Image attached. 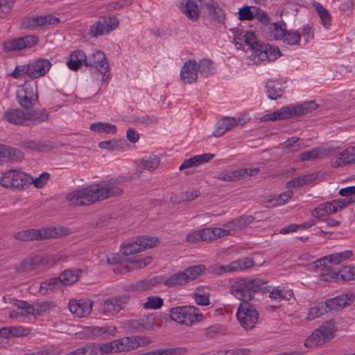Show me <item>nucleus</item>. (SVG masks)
I'll return each instance as SVG.
<instances>
[{"label":"nucleus","instance_id":"nucleus-8","mask_svg":"<svg viewBox=\"0 0 355 355\" xmlns=\"http://www.w3.org/2000/svg\"><path fill=\"white\" fill-rule=\"evenodd\" d=\"M0 184L6 188L24 189L28 187V179L27 174L24 172L10 170L2 175Z\"/></svg>","mask_w":355,"mask_h":355},{"label":"nucleus","instance_id":"nucleus-50","mask_svg":"<svg viewBox=\"0 0 355 355\" xmlns=\"http://www.w3.org/2000/svg\"><path fill=\"white\" fill-rule=\"evenodd\" d=\"M330 214H332V211L331 209V204H329V202H326L319 205L312 211V216L315 218H321Z\"/></svg>","mask_w":355,"mask_h":355},{"label":"nucleus","instance_id":"nucleus-59","mask_svg":"<svg viewBox=\"0 0 355 355\" xmlns=\"http://www.w3.org/2000/svg\"><path fill=\"white\" fill-rule=\"evenodd\" d=\"M254 8L252 7L251 9L250 6H246L240 8L239 10V19L250 21L254 19Z\"/></svg>","mask_w":355,"mask_h":355},{"label":"nucleus","instance_id":"nucleus-48","mask_svg":"<svg viewBox=\"0 0 355 355\" xmlns=\"http://www.w3.org/2000/svg\"><path fill=\"white\" fill-rule=\"evenodd\" d=\"M19 146L28 150L41 151L45 146L40 140L25 139L19 143Z\"/></svg>","mask_w":355,"mask_h":355},{"label":"nucleus","instance_id":"nucleus-20","mask_svg":"<svg viewBox=\"0 0 355 355\" xmlns=\"http://www.w3.org/2000/svg\"><path fill=\"white\" fill-rule=\"evenodd\" d=\"M256 55L259 60L270 62L277 59L281 55V53L277 47L263 43Z\"/></svg>","mask_w":355,"mask_h":355},{"label":"nucleus","instance_id":"nucleus-12","mask_svg":"<svg viewBox=\"0 0 355 355\" xmlns=\"http://www.w3.org/2000/svg\"><path fill=\"white\" fill-rule=\"evenodd\" d=\"M38 42L39 38L37 36L29 35L7 40L4 42L3 47L6 51H19L33 47Z\"/></svg>","mask_w":355,"mask_h":355},{"label":"nucleus","instance_id":"nucleus-30","mask_svg":"<svg viewBox=\"0 0 355 355\" xmlns=\"http://www.w3.org/2000/svg\"><path fill=\"white\" fill-rule=\"evenodd\" d=\"M83 62L87 66V60L85 53L83 51H76L70 55L67 64L71 70L76 71Z\"/></svg>","mask_w":355,"mask_h":355},{"label":"nucleus","instance_id":"nucleus-58","mask_svg":"<svg viewBox=\"0 0 355 355\" xmlns=\"http://www.w3.org/2000/svg\"><path fill=\"white\" fill-rule=\"evenodd\" d=\"M89 129L96 133H110L111 132V123L97 122L90 125Z\"/></svg>","mask_w":355,"mask_h":355},{"label":"nucleus","instance_id":"nucleus-36","mask_svg":"<svg viewBox=\"0 0 355 355\" xmlns=\"http://www.w3.org/2000/svg\"><path fill=\"white\" fill-rule=\"evenodd\" d=\"M266 89L267 96L272 100L280 98L284 93L282 87L279 83H275L272 80H268L266 83Z\"/></svg>","mask_w":355,"mask_h":355},{"label":"nucleus","instance_id":"nucleus-49","mask_svg":"<svg viewBox=\"0 0 355 355\" xmlns=\"http://www.w3.org/2000/svg\"><path fill=\"white\" fill-rule=\"evenodd\" d=\"M159 164L160 159L155 155H150L148 158H143L141 161L142 166L148 171H153L157 168Z\"/></svg>","mask_w":355,"mask_h":355},{"label":"nucleus","instance_id":"nucleus-6","mask_svg":"<svg viewBox=\"0 0 355 355\" xmlns=\"http://www.w3.org/2000/svg\"><path fill=\"white\" fill-rule=\"evenodd\" d=\"M236 317L241 325L248 330L253 329L257 322L259 313L252 303L245 302L239 304Z\"/></svg>","mask_w":355,"mask_h":355},{"label":"nucleus","instance_id":"nucleus-15","mask_svg":"<svg viewBox=\"0 0 355 355\" xmlns=\"http://www.w3.org/2000/svg\"><path fill=\"white\" fill-rule=\"evenodd\" d=\"M93 302L89 300H70L69 309L74 315L82 318L89 315L92 309Z\"/></svg>","mask_w":355,"mask_h":355},{"label":"nucleus","instance_id":"nucleus-41","mask_svg":"<svg viewBox=\"0 0 355 355\" xmlns=\"http://www.w3.org/2000/svg\"><path fill=\"white\" fill-rule=\"evenodd\" d=\"M197 67L200 74L205 77L212 75L215 72V67L210 59L204 58L200 60L199 64H197Z\"/></svg>","mask_w":355,"mask_h":355},{"label":"nucleus","instance_id":"nucleus-21","mask_svg":"<svg viewBox=\"0 0 355 355\" xmlns=\"http://www.w3.org/2000/svg\"><path fill=\"white\" fill-rule=\"evenodd\" d=\"M3 118L10 123L15 125H27L26 112L21 109H12L7 110L3 114Z\"/></svg>","mask_w":355,"mask_h":355},{"label":"nucleus","instance_id":"nucleus-51","mask_svg":"<svg viewBox=\"0 0 355 355\" xmlns=\"http://www.w3.org/2000/svg\"><path fill=\"white\" fill-rule=\"evenodd\" d=\"M268 288L270 290V288L268 286ZM270 292L269 297L271 299L275 300H289L292 296V292L291 291H286L284 289H275L274 288Z\"/></svg>","mask_w":355,"mask_h":355},{"label":"nucleus","instance_id":"nucleus-47","mask_svg":"<svg viewBox=\"0 0 355 355\" xmlns=\"http://www.w3.org/2000/svg\"><path fill=\"white\" fill-rule=\"evenodd\" d=\"M163 304L164 300L161 297L152 295L147 297L143 306L145 309H158L163 306Z\"/></svg>","mask_w":355,"mask_h":355},{"label":"nucleus","instance_id":"nucleus-55","mask_svg":"<svg viewBox=\"0 0 355 355\" xmlns=\"http://www.w3.org/2000/svg\"><path fill=\"white\" fill-rule=\"evenodd\" d=\"M323 150L319 148H314L311 150L304 151L300 155L301 161H309L320 157Z\"/></svg>","mask_w":355,"mask_h":355},{"label":"nucleus","instance_id":"nucleus-44","mask_svg":"<svg viewBox=\"0 0 355 355\" xmlns=\"http://www.w3.org/2000/svg\"><path fill=\"white\" fill-rule=\"evenodd\" d=\"M245 42L248 45L254 53L257 54L261 45L263 44L257 40V38L252 31H246L244 35Z\"/></svg>","mask_w":355,"mask_h":355},{"label":"nucleus","instance_id":"nucleus-56","mask_svg":"<svg viewBox=\"0 0 355 355\" xmlns=\"http://www.w3.org/2000/svg\"><path fill=\"white\" fill-rule=\"evenodd\" d=\"M340 159L344 164L355 162V147L348 148L340 154Z\"/></svg>","mask_w":355,"mask_h":355},{"label":"nucleus","instance_id":"nucleus-53","mask_svg":"<svg viewBox=\"0 0 355 355\" xmlns=\"http://www.w3.org/2000/svg\"><path fill=\"white\" fill-rule=\"evenodd\" d=\"M329 204H331V209L332 211V214H335L351 205L352 201L345 198H342L329 201Z\"/></svg>","mask_w":355,"mask_h":355},{"label":"nucleus","instance_id":"nucleus-33","mask_svg":"<svg viewBox=\"0 0 355 355\" xmlns=\"http://www.w3.org/2000/svg\"><path fill=\"white\" fill-rule=\"evenodd\" d=\"M317 107L318 105L313 101H306L296 106H290L292 118L304 115L309 112L316 110Z\"/></svg>","mask_w":355,"mask_h":355},{"label":"nucleus","instance_id":"nucleus-45","mask_svg":"<svg viewBox=\"0 0 355 355\" xmlns=\"http://www.w3.org/2000/svg\"><path fill=\"white\" fill-rule=\"evenodd\" d=\"M205 270V266L202 264L190 266L184 270L188 282L193 281L200 276Z\"/></svg>","mask_w":355,"mask_h":355},{"label":"nucleus","instance_id":"nucleus-42","mask_svg":"<svg viewBox=\"0 0 355 355\" xmlns=\"http://www.w3.org/2000/svg\"><path fill=\"white\" fill-rule=\"evenodd\" d=\"M313 7L317 11L324 28H329L331 22V17L329 11L320 3H314Z\"/></svg>","mask_w":355,"mask_h":355},{"label":"nucleus","instance_id":"nucleus-64","mask_svg":"<svg viewBox=\"0 0 355 355\" xmlns=\"http://www.w3.org/2000/svg\"><path fill=\"white\" fill-rule=\"evenodd\" d=\"M338 193L345 197L344 198L352 201V204L355 202V186L343 188L339 190Z\"/></svg>","mask_w":355,"mask_h":355},{"label":"nucleus","instance_id":"nucleus-27","mask_svg":"<svg viewBox=\"0 0 355 355\" xmlns=\"http://www.w3.org/2000/svg\"><path fill=\"white\" fill-rule=\"evenodd\" d=\"M49 117V114L45 109L34 110L31 112H26L27 125H37L43 121H47Z\"/></svg>","mask_w":355,"mask_h":355},{"label":"nucleus","instance_id":"nucleus-28","mask_svg":"<svg viewBox=\"0 0 355 355\" xmlns=\"http://www.w3.org/2000/svg\"><path fill=\"white\" fill-rule=\"evenodd\" d=\"M204 3L209 14L212 16L213 19L218 23H223L225 14L224 10L219 7L218 3L214 0L204 1Z\"/></svg>","mask_w":355,"mask_h":355},{"label":"nucleus","instance_id":"nucleus-54","mask_svg":"<svg viewBox=\"0 0 355 355\" xmlns=\"http://www.w3.org/2000/svg\"><path fill=\"white\" fill-rule=\"evenodd\" d=\"M329 204H331V209L332 211V214H335L351 205L352 201L345 198H342L329 201Z\"/></svg>","mask_w":355,"mask_h":355},{"label":"nucleus","instance_id":"nucleus-46","mask_svg":"<svg viewBox=\"0 0 355 355\" xmlns=\"http://www.w3.org/2000/svg\"><path fill=\"white\" fill-rule=\"evenodd\" d=\"M50 178V174L47 172H43L39 177L35 178L27 175L28 179V186L33 184L36 188L41 189L44 187Z\"/></svg>","mask_w":355,"mask_h":355},{"label":"nucleus","instance_id":"nucleus-23","mask_svg":"<svg viewBox=\"0 0 355 355\" xmlns=\"http://www.w3.org/2000/svg\"><path fill=\"white\" fill-rule=\"evenodd\" d=\"M214 157V154L203 153L202 155H195L188 159L184 160L179 169L182 171L193 166H197L200 164L207 163Z\"/></svg>","mask_w":355,"mask_h":355},{"label":"nucleus","instance_id":"nucleus-16","mask_svg":"<svg viewBox=\"0 0 355 355\" xmlns=\"http://www.w3.org/2000/svg\"><path fill=\"white\" fill-rule=\"evenodd\" d=\"M9 302L15 306L17 309L12 310L9 314L10 318L25 320L31 316L30 304L26 301L18 300L15 298L8 297Z\"/></svg>","mask_w":355,"mask_h":355},{"label":"nucleus","instance_id":"nucleus-63","mask_svg":"<svg viewBox=\"0 0 355 355\" xmlns=\"http://www.w3.org/2000/svg\"><path fill=\"white\" fill-rule=\"evenodd\" d=\"M128 302V297L119 296L112 299V313H119L122 310Z\"/></svg>","mask_w":355,"mask_h":355},{"label":"nucleus","instance_id":"nucleus-61","mask_svg":"<svg viewBox=\"0 0 355 355\" xmlns=\"http://www.w3.org/2000/svg\"><path fill=\"white\" fill-rule=\"evenodd\" d=\"M29 66L28 64H27L17 66L10 75L14 78L19 79L24 76H27L29 78Z\"/></svg>","mask_w":355,"mask_h":355},{"label":"nucleus","instance_id":"nucleus-9","mask_svg":"<svg viewBox=\"0 0 355 355\" xmlns=\"http://www.w3.org/2000/svg\"><path fill=\"white\" fill-rule=\"evenodd\" d=\"M151 342L147 336H130L112 340V350L116 352H128L140 346H145Z\"/></svg>","mask_w":355,"mask_h":355},{"label":"nucleus","instance_id":"nucleus-43","mask_svg":"<svg viewBox=\"0 0 355 355\" xmlns=\"http://www.w3.org/2000/svg\"><path fill=\"white\" fill-rule=\"evenodd\" d=\"M53 303L45 301L41 303L30 304V309L32 317H36L42 313L49 311L52 309Z\"/></svg>","mask_w":355,"mask_h":355},{"label":"nucleus","instance_id":"nucleus-31","mask_svg":"<svg viewBox=\"0 0 355 355\" xmlns=\"http://www.w3.org/2000/svg\"><path fill=\"white\" fill-rule=\"evenodd\" d=\"M291 110L290 106L283 107L279 110H277L272 113L266 114L263 115L260 120L261 121H277V120H284L292 118Z\"/></svg>","mask_w":355,"mask_h":355},{"label":"nucleus","instance_id":"nucleus-34","mask_svg":"<svg viewBox=\"0 0 355 355\" xmlns=\"http://www.w3.org/2000/svg\"><path fill=\"white\" fill-rule=\"evenodd\" d=\"M29 332L28 329L23 327H8L0 329V337L10 338L26 336Z\"/></svg>","mask_w":355,"mask_h":355},{"label":"nucleus","instance_id":"nucleus-13","mask_svg":"<svg viewBox=\"0 0 355 355\" xmlns=\"http://www.w3.org/2000/svg\"><path fill=\"white\" fill-rule=\"evenodd\" d=\"M352 256V251L345 250L341 252H337L329 254L318 259L315 262V268H321L322 272H324L325 269H328V272L333 271L331 267L333 264H339L343 261H345Z\"/></svg>","mask_w":355,"mask_h":355},{"label":"nucleus","instance_id":"nucleus-25","mask_svg":"<svg viewBox=\"0 0 355 355\" xmlns=\"http://www.w3.org/2000/svg\"><path fill=\"white\" fill-rule=\"evenodd\" d=\"M254 220V218L252 216H241L227 223L225 227L228 228L230 232H236L244 229Z\"/></svg>","mask_w":355,"mask_h":355},{"label":"nucleus","instance_id":"nucleus-18","mask_svg":"<svg viewBox=\"0 0 355 355\" xmlns=\"http://www.w3.org/2000/svg\"><path fill=\"white\" fill-rule=\"evenodd\" d=\"M180 77L184 84H191L196 81L198 78L197 62L194 60L187 61L181 69Z\"/></svg>","mask_w":355,"mask_h":355},{"label":"nucleus","instance_id":"nucleus-5","mask_svg":"<svg viewBox=\"0 0 355 355\" xmlns=\"http://www.w3.org/2000/svg\"><path fill=\"white\" fill-rule=\"evenodd\" d=\"M336 330L334 322L328 320L313 331L306 339L304 345L306 347L313 348L323 345L333 338Z\"/></svg>","mask_w":355,"mask_h":355},{"label":"nucleus","instance_id":"nucleus-2","mask_svg":"<svg viewBox=\"0 0 355 355\" xmlns=\"http://www.w3.org/2000/svg\"><path fill=\"white\" fill-rule=\"evenodd\" d=\"M111 189L110 182H101L96 185L78 190L69 193L67 198L70 203L75 206L89 205L96 201L103 200L110 196Z\"/></svg>","mask_w":355,"mask_h":355},{"label":"nucleus","instance_id":"nucleus-1","mask_svg":"<svg viewBox=\"0 0 355 355\" xmlns=\"http://www.w3.org/2000/svg\"><path fill=\"white\" fill-rule=\"evenodd\" d=\"M268 291L267 282L260 278H237L231 282L230 286L231 293L242 302L252 300L255 293Z\"/></svg>","mask_w":355,"mask_h":355},{"label":"nucleus","instance_id":"nucleus-11","mask_svg":"<svg viewBox=\"0 0 355 355\" xmlns=\"http://www.w3.org/2000/svg\"><path fill=\"white\" fill-rule=\"evenodd\" d=\"M17 100L21 107L25 110L33 107L38 101L36 87L24 83L17 90Z\"/></svg>","mask_w":355,"mask_h":355},{"label":"nucleus","instance_id":"nucleus-37","mask_svg":"<svg viewBox=\"0 0 355 355\" xmlns=\"http://www.w3.org/2000/svg\"><path fill=\"white\" fill-rule=\"evenodd\" d=\"M86 345L89 355H104L111 353V343L103 345L88 343Z\"/></svg>","mask_w":355,"mask_h":355},{"label":"nucleus","instance_id":"nucleus-40","mask_svg":"<svg viewBox=\"0 0 355 355\" xmlns=\"http://www.w3.org/2000/svg\"><path fill=\"white\" fill-rule=\"evenodd\" d=\"M299 140V137H292L281 144L283 153L286 154L300 150L302 148V146L298 143Z\"/></svg>","mask_w":355,"mask_h":355},{"label":"nucleus","instance_id":"nucleus-17","mask_svg":"<svg viewBox=\"0 0 355 355\" xmlns=\"http://www.w3.org/2000/svg\"><path fill=\"white\" fill-rule=\"evenodd\" d=\"M51 63L49 60L39 58L28 63L29 78L31 79L38 78L48 73L51 67Z\"/></svg>","mask_w":355,"mask_h":355},{"label":"nucleus","instance_id":"nucleus-14","mask_svg":"<svg viewBox=\"0 0 355 355\" xmlns=\"http://www.w3.org/2000/svg\"><path fill=\"white\" fill-rule=\"evenodd\" d=\"M320 279L322 281L334 282L340 281V279L347 282L355 279V266H346L338 272L330 271L328 272V269H325L324 272H320Z\"/></svg>","mask_w":355,"mask_h":355},{"label":"nucleus","instance_id":"nucleus-7","mask_svg":"<svg viewBox=\"0 0 355 355\" xmlns=\"http://www.w3.org/2000/svg\"><path fill=\"white\" fill-rule=\"evenodd\" d=\"M254 265L252 258L244 257L230 262L227 265H213L210 266L209 271L215 275H221L228 272L241 271L250 268Z\"/></svg>","mask_w":355,"mask_h":355},{"label":"nucleus","instance_id":"nucleus-3","mask_svg":"<svg viewBox=\"0 0 355 355\" xmlns=\"http://www.w3.org/2000/svg\"><path fill=\"white\" fill-rule=\"evenodd\" d=\"M71 233L66 227H47L40 229H27L21 230L13 235L19 241L46 240L65 236Z\"/></svg>","mask_w":355,"mask_h":355},{"label":"nucleus","instance_id":"nucleus-57","mask_svg":"<svg viewBox=\"0 0 355 355\" xmlns=\"http://www.w3.org/2000/svg\"><path fill=\"white\" fill-rule=\"evenodd\" d=\"M128 178L125 177H119L115 179H112V197L119 196L123 192V189L122 185L123 183L127 182Z\"/></svg>","mask_w":355,"mask_h":355},{"label":"nucleus","instance_id":"nucleus-52","mask_svg":"<svg viewBox=\"0 0 355 355\" xmlns=\"http://www.w3.org/2000/svg\"><path fill=\"white\" fill-rule=\"evenodd\" d=\"M326 306L323 302H320L317 306L311 307L309 311L308 318L313 320L327 313Z\"/></svg>","mask_w":355,"mask_h":355},{"label":"nucleus","instance_id":"nucleus-29","mask_svg":"<svg viewBox=\"0 0 355 355\" xmlns=\"http://www.w3.org/2000/svg\"><path fill=\"white\" fill-rule=\"evenodd\" d=\"M161 284L159 277H153L152 278L139 280L131 285V290L135 292H142L152 289L153 287Z\"/></svg>","mask_w":355,"mask_h":355},{"label":"nucleus","instance_id":"nucleus-26","mask_svg":"<svg viewBox=\"0 0 355 355\" xmlns=\"http://www.w3.org/2000/svg\"><path fill=\"white\" fill-rule=\"evenodd\" d=\"M62 287V283L59 277H53L45 280L40 284V293L42 295H49L58 292Z\"/></svg>","mask_w":355,"mask_h":355},{"label":"nucleus","instance_id":"nucleus-32","mask_svg":"<svg viewBox=\"0 0 355 355\" xmlns=\"http://www.w3.org/2000/svg\"><path fill=\"white\" fill-rule=\"evenodd\" d=\"M236 125V120L232 117H225L219 121L216 126V130L213 132L214 137H220L227 131L232 129Z\"/></svg>","mask_w":355,"mask_h":355},{"label":"nucleus","instance_id":"nucleus-60","mask_svg":"<svg viewBox=\"0 0 355 355\" xmlns=\"http://www.w3.org/2000/svg\"><path fill=\"white\" fill-rule=\"evenodd\" d=\"M216 178L225 182H234L239 180L237 170L222 171L218 174Z\"/></svg>","mask_w":355,"mask_h":355},{"label":"nucleus","instance_id":"nucleus-39","mask_svg":"<svg viewBox=\"0 0 355 355\" xmlns=\"http://www.w3.org/2000/svg\"><path fill=\"white\" fill-rule=\"evenodd\" d=\"M0 157L19 159L23 157V153L18 148L0 144Z\"/></svg>","mask_w":355,"mask_h":355},{"label":"nucleus","instance_id":"nucleus-22","mask_svg":"<svg viewBox=\"0 0 355 355\" xmlns=\"http://www.w3.org/2000/svg\"><path fill=\"white\" fill-rule=\"evenodd\" d=\"M200 0H187L185 3L182 2L180 4V10L189 19L196 21L200 17V11L198 3Z\"/></svg>","mask_w":355,"mask_h":355},{"label":"nucleus","instance_id":"nucleus-10","mask_svg":"<svg viewBox=\"0 0 355 355\" xmlns=\"http://www.w3.org/2000/svg\"><path fill=\"white\" fill-rule=\"evenodd\" d=\"M159 239L156 237L137 236L132 241L125 243L121 249V252L130 255L157 245Z\"/></svg>","mask_w":355,"mask_h":355},{"label":"nucleus","instance_id":"nucleus-4","mask_svg":"<svg viewBox=\"0 0 355 355\" xmlns=\"http://www.w3.org/2000/svg\"><path fill=\"white\" fill-rule=\"evenodd\" d=\"M169 313L172 320L186 326L201 321L203 317L200 309L193 306L173 307L170 309Z\"/></svg>","mask_w":355,"mask_h":355},{"label":"nucleus","instance_id":"nucleus-38","mask_svg":"<svg viewBox=\"0 0 355 355\" xmlns=\"http://www.w3.org/2000/svg\"><path fill=\"white\" fill-rule=\"evenodd\" d=\"M188 279L184 270L178 272L164 281V284L168 287L182 286L187 284Z\"/></svg>","mask_w":355,"mask_h":355},{"label":"nucleus","instance_id":"nucleus-19","mask_svg":"<svg viewBox=\"0 0 355 355\" xmlns=\"http://www.w3.org/2000/svg\"><path fill=\"white\" fill-rule=\"evenodd\" d=\"M87 66L94 67L104 76H109V64L105 60V54L98 51L94 53L87 60Z\"/></svg>","mask_w":355,"mask_h":355},{"label":"nucleus","instance_id":"nucleus-62","mask_svg":"<svg viewBox=\"0 0 355 355\" xmlns=\"http://www.w3.org/2000/svg\"><path fill=\"white\" fill-rule=\"evenodd\" d=\"M115 259V257L112 258V271L114 273L125 274L132 270L130 265L127 264L125 262H114Z\"/></svg>","mask_w":355,"mask_h":355},{"label":"nucleus","instance_id":"nucleus-35","mask_svg":"<svg viewBox=\"0 0 355 355\" xmlns=\"http://www.w3.org/2000/svg\"><path fill=\"white\" fill-rule=\"evenodd\" d=\"M82 272L80 269L76 270H66L59 275V279L62 286H67L76 282L79 279L80 273Z\"/></svg>","mask_w":355,"mask_h":355},{"label":"nucleus","instance_id":"nucleus-24","mask_svg":"<svg viewBox=\"0 0 355 355\" xmlns=\"http://www.w3.org/2000/svg\"><path fill=\"white\" fill-rule=\"evenodd\" d=\"M111 30V16L102 17L98 21H96L91 28L92 35L94 37L104 33H109Z\"/></svg>","mask_w":355,"mask_h":355}]
</instances>
